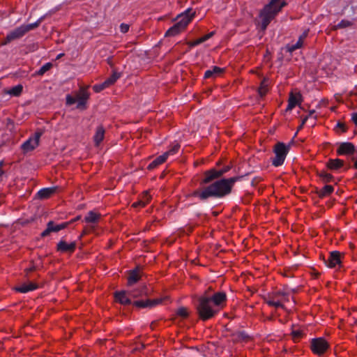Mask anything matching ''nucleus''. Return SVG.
Returning a JSON list of instances; mask_svg holds the SVG:
<instances>
[{"label": "nucleus", "instance_id": "nucleus-20", "mask_svg": "<svg viewBox=\"0 0 357 357\" xmlns=\"http://www.w3.org/2000/svg\"><path fill=\"white\" fill-rule=\"evenodd\" d=\"M101 218V214L93 211L88 212L86 215L84 217V222L89 224H97Z\"/></svg>", "mask_w": 357, "mask_h": 357}, {"label": "nucleus", "instance_id": "nucleus-32", "mask_svg": "<svg viewBox=\"0 0 357 357\" xmlns=\"http://www.w3.org/2000/svg\"><path fill=\"white\" fill-rule=\"evenodd\" d=\"M333 190L334 188L332 185H326L319 191H318L317 193L319 197L322 198L324 197L331 195L333 192Z\"/></svg>", "mask_w": 357, "mask_h": 357}, {"label": "nucleus", "instance_id": "nucleus-47", "mask_svg": "<svg viewBox=\"0 0 357 357\" xmlns=\"http://www.w3.org/2000/svg\"><path fill=\"white\" fill-rule=\"evenodd\" d=\"M156 167V159L153 160L148 166V169H151Z\"/></svg>", "mask_w": 357, "mask_h": 357}, {"label": "nucleus", "instance_id": "nucleus-30", "mask_svg": "<svg viewBox=\"0 0 357 357\" xmlns=\"http://www.w3.org/2000/svg\"><path fill=\"white\" fill-rule=\"evenodd\" d=\"M189 316V312L187 307H180L176 310L175 319L181 318L185 319Z\"/></svg>", "mask_w": 357, "mask_h": 357}, {"label": "nucleus", "instance_id": "nucleus-48", "mask_svg": "<svg viewBox=\"0 0 357 357\" xmlns=\"http://www.w3.org/2000/svg\"><path fill=\"white\" fill-rule=\"evenodd\" d=\"M36 269L34 266H31L25 269L26 274L28 275L29 273L34 271Z\"/></svg>", "mask_w": 357, "mask_h": 357}, {"label": "nucleus", "instance_id": "nucleus-57", "mask_svg": "<svg viewBox=\"0 0 357 357\" xmlns=\"http://www.w3.org/2000/svg\"><path fill=\"white\" fill-rule=\"evenodd\" d=\"M275 1L278 3L279 0H275Z\"/></svg>", "mask_w": 357, "mask_h": 357}, {"label": "nucleus", "instance_id": "nucleus-23", "mask_svg": "<svg viewBox=\"0 0 357 357\" xmlns=\"http://www.w3.org/2000/svg\"><path fill=\"white\" fill-rule=\"evenodd\" d=\"M141 273L139 269L130 271L128 277V285L132 286L136 284L141 279Z\"/></svg>", "mask_w": 357, "mask_h": 357}, {"label": "nucleus", "instance_id": "nucleus-29", "mask_svg": "<svg viewBox=\"0 0 357 357\" xmlns=\"http://www.w3.org/2000/svg\"><path fill=\"white\" fill-rule=\"evenodd\" d=\"M213 35H214V32L213 31L210 32L209 33L204 36L203 37H201L200 38H198L197 40H196L195 41L188 42V45L190 47H194L195 45H197L199 44H201V43L205 42L206 40H207L208 39L211 38Z\"/></svg>", "mask_w": 357, "mask_h": 357}, {"label": "nucleus", "instance_id": "nucleus-31", "mask_svg": "<svg viewBox=\"0 0 357 357\" xmlns=\"http://www.w3.org/2000/svg\"><path fill=\"white\" fill-rule=\"evenodd\" d=\"M223 72V69L217 66H214L212 70H208L205 73L204 77L210 78L220 75Z\"/></svg>", "mask_w": 357, "mask_h": 357}, {"label": "nucleus", "instance_id": "nucleus-56", "mask_svg": "<svg viewBox=\"0 0 357 357\" xmlns=\"http://www.w3.org/2000/svg\"><path fill=\"white\" fill-rule=\"evenodd\" d=\"M164 176V174H162V175L160 176L161 178H162Z\"/></svg>", "mask_w": 357, "mask_h": 357}, {"label": "nucleus", "instance_id": "nucleus-40", "mask_svg": "<svg viewBox=\"0 0 357 357\" xmlns=\"http://www.w3.org/2000/svg\"><path fill=\"white\" fill-rule=\"evenodd\" d=\"M291 335L294 340H297L300 339L303 335V331L301 330H293L291 332Z\"/></svg>", "mask_w": 357, "mask_h": 357}, {"label": "nucleus", "instance_id": "nucleus-35", "mask_svg": "<svg viewBox=\"0 0 357 357\" xmlns=\"http://www.w3.org/2000/svg\"><path fill=\"white\" fill-rule=\"evenodd\" d=\"M259 95L262 97L265 96L268 91V83L266 79H264L258 89Z\"/></svg>", "mask_w": 357, "mask_h": 357}, {"label": "nucleus", "instance_id": "nucleus-43", "mask_svg": "<svg viewBox=\"0 0 357 357\" xmlns=\"http://www.w3.org/2000/svg\"><path fill=\"white\" fill-rule=\"evenodd\" d=\"M169 296H165V297H163L162 298H158V301H157V303L158 305V304H167L169 303Z\"/></svg>", "mask_w": 357, "mask_h": 357}, {"label": "nucleus", "instance_id": "nucleus-46", "mask_svg": "<svg viewBox=\"0 0 357 357\" xmlns=\"http://www.w3.org/2000/svg\"><path fill=\"white\" fill-rule=\"evenodd\" d=\"M80 218H81V216L80 215H77L75 218L71 219L70 221L66 222V223H69V225H70L71 224L74 223L75 222L80 220Z\"/></svg>", "mask_w": 357, "mask_h": 357}, {"label": "nucleus", "instance_id": "nucleus-38", "mask_svg": "<svg viewBox=\"0 0 357 357\" xmlns=\"http://www.w3.org/2000/svg\"><path fill=\"white\" fill-rule=\"evenodd\" d=\"M145 289L142 288L139 290H132L130 292V296L132 297H138L145 294Z\"/></svg>", "mask_w": 357, "mask_h": 357}, {"label": "nucleus", "instance_id": "nucleus-54", "mask_svg": "<svg viewBox=\"0 0 357 357\" xmlns=\"http://www.w3.org/2000/svg\"><path fill=\"white\" fill-rule=\"evenodd\" d=\"M303 126H301V124L298 127V130L301 129Z\"/></svg>", "mask_w": 357, "mask_h": 357}, {"label": "nucleus", "instance_id": "nucleus-19", "mask_svg": "<svg viewBox=\"0 0 357 357\" xmlns=\"http://www.w3.org/2000/svg\"><path fill=\"white\" fill-rule=\"evenodd\" d=\"M38 288V284H36L35 282H30L28 283L22 284L18 287H16L15 288V290L17 292L24 294V293H27L29 291L36 290Z\"/></svg>", "mask_w": 357, "mask_h": 357}, {"label": "nucleus", "instance_id": "nucleus-3", "mask_svg": "<svg viewBox=\"0 0 357 357\" xmlns=\"http://www.w3.org/2000/svg\"><path fill=\"white\" fill-rule=\"evenodd\" d=\"M198 301L199 303L196 309L202 320H208L213 317L218 312V309L214 307L209 297L202 296L199 298Z\"/></svg>", "mask_w": 357, "mask_h": 357}, {"label": "nucleus", "instance_id": "nucleus-28", "mask_svg": "<svg viewBox=\"0 0 357 357\" xmlns=\"http://www.w3.org/2000/svg\"><path fill=\"white\" fill-rule=\"evenodd\" d=\"M156 301L155 300H149L146 299L145 301H137L133 303V305L140 307V308H145V307H154L155 305Z\"/></svg>", "mask_w": 357, "mask_h": 357}, {"label": "nucleus", "instance_id": "nucleus-26", "mask_svg": "<svg viewBox=\"0 0 357 357\" xmlns=\"http://www.w3.org/2000/svg\"><path fill=\"white\" fill-rule=\"evenodd\" d=\"M344 165V161L340 159H330L327 162V167L331 170H337L342 167Z\"/></svg>", "mask_w": 357, "mask_h": 357}, {"label": "nucleus", "instance_id": "nucleus-22", "mask_svg": "<svg viewBox=\"0 0 357 357\" xmlns=\"http://www.w3.org/2000/svg\"><path fill=\"white\" fill-rule=\"evenodd\" d=\"M105 133V130L102 126H99L97 127L96 132L93 135V141L96 146H98L104 139Z\"/></svg>", "mask_w": 357, "mask_h": 357}, {"label": "nucleus", "instance_id": "nucleus-53", "mask_svg": "<svg viewBox=\"0 0 357 357\" xmlns=\"http://www.w3.org/2000/svg\"><path fill=\"white\" fill-rule=\"evenodd\" d=\"M354 167L357 169V159L356 161L354 162Z\"/></svg>", "mask_w": 357, "mask_h": 357}, {"label": "nucleus", "instance_id": "nucleus-18", "mask_svg": "<svg viewBox=\"0 0 357 357\" xmlns=\"http://www.w3.org/2000/svg\"><path fill=\"white\" fill-rule=\"evenodd\" d=\"M178 149L179 145L176 144L167 151L165 152L162 155L158 157V165L165 162L170 155H174L178 152Z\"/></svg>", "mask_w": 357, "mask_h": 357}, {"label": "nucleus", "instance_id": "nucleus-25", "mask_svg": "<svg viewBox=\"0 0 357 357\" xmlns=\"http://www.w3.org/2000/svg\"><path fill=\"white\" fill-rule=\"evenodd\" d=\"M151 196L149 195V192H145L143 195L142 199L134 202L132 204V207L135 208H143L149 202Z\"/></svg>", "mask_w": 357, "mask_h": 357}, {"label": "nucleus", "instance_id": "nucleus-10", "mask_svg": "<svg viewBox=\"0 0 357 357\" xmlns=\"http://www.w3.org/2000/svg\"><path fill=\"white\" fill-rule=\"evenodd\" d=\"M41 132H36L33 137H29L21 146L22 151L25 153L34 150L38 145Z\"/></svg>", "mask_w": 357, "mask_h": 357}, {"label": "nucleus", "instance_id": "nucleus-39", "mask_svg": "<svg viewBox=\"0 0 357 357\" xmlns=\"http://www.w3.org/2000/svg\"><path fill=\"white\" fill-rule=\"evenodd\" d=\"M108 86L105 84V82L100 84H96L93 86V89L96 93H99L103 89L107 88Z\"/></svg>", "mask_w": 357, "mask_h": 357}, {"label": "nucleus", "instance_id": "nucleus-9", "mask_svg": "<svg viewBox=\"0 0 357 357\" xmlns=\"http://www.w3.org/2000/svg\"><path fill=\"white\" fill-rule=\"evenodd\" d=\"M231 169L230 166H226L222 169L216 170L215 169H211L208 171L204 172V178L202 181V184L209 183L212 181L220 178L224 174L227 172Z\"/></svg>", "mask_w": 357, "mask_h": 357}, {"label": "nucleus", "instance_id": "nucleus-49", "mask_svg": "<svg viewBox=\"0 0 357 357\" xmlns=\"http://www.w3.org/2000/svg\"><path fill=\"white\" fill-rule=\"evenodd\" d=\"M352 120L354 123L357 126V112L352 114Z\"/></svg>", "mask_w": 357, "mask_h": 357}, {"label": "nucleus", "instance_id": "nucleus-45", "mask_svg": "<svg viewBox=\"0 0 357 357\" xmlns=\"http://www.w3.org/2000/svg\"><path fill=\"white\" fill-rule=\"evenodd\" d=\"M285 294V297H279V299L280 300H283V305L284 304V303L286 302H289V295L284 293Z\"/></svg>", "mask_w": 357, "mask_h": 357}, {"label": "nucleus", "instance_id": "nucleus-34", "mask_svg": "<svg viewBox=\"0 0 357 357\" xmlns=\"http://www.w3.org/2000/svg\"><path fill=\"white\" fill-rule=\"evenodd\" d=\"M23 90V87L21 84H18L12 87L8 91V93L13 96H19Z\"/></svg>", "mask_w": 357, "mask_h": 357}, {"label": "nucleus", "instance_id": "nucleus-21", "mask_svg": "<svg viewBox=\"0 0 357 357\" xmlns=\"http://www.w3.org/2000/svg\"><path fill=\"white\" fill-rule=\"evenodd\" d=\"M340 252L338 251H333L331 252L330 257L328 259L327 264L330 268L335 267L337 264L341 263Z\"/></svg>", "mask_w": 357, "mask_h": 357}, {"label": "nucleus", "instance_id": "nucleus-16", "mask_svg": "<svg viewBox=\"0 0 357 357\" xmlns=\"http://www.w3.org/2000/svg\"><path fill=\"white\" fill-rule=\"evenodd\" d=\"M309 30H305L299 37L298 41L294 45H287L286 46V50L289 53H292L294 51L300 49L303 47L304 40L307 38L308 35Z\"/></svg>", "mask_w": 357, "mask_h": 357}, {"label": "nucleus", "instance_id": "nucleus-4", "mask_svg": "<svg viewBox=\"0 0 357 357\" xmlns=\"http://www.w3.org/2000/svg\"><path fill=\"white\" fill-rule=\"evenodd\" d=\"M282 3L280 6L275 0H271L269 4L266 5L260 12L259 17L261 19V29L265 30L271 21L275 17L277 13L284 6Z\"/></svg>", "mask_w": 357, "mask_h": 357}, {"label": "nucleus", "instance_id": "nucleus-14", "mask_svg": "<svg viewBox=\"0 0 357 357\" xmlns=\"http://www.w3.org/2000/svg\"><path fill=\"white\" fill-rule=\"evenodd\" d=\"M211 298V303L218 312L222 307V305L226 301V294L223 292L215 293Z\"/></svg>", "mask_w": 357, "mask_h": 357}, {"label": "nucleus", "instance_id": "nucleus-37", "mask_svg": "<svg viewBox=\"0 0 357 357\" xmlns=\"http://www.w3.org/2000/svg\"><path fill=\"white\" fill-rule=\"evenodd\" d=\"M52 65L51 63H47L45 65H43L37 72V75H43L45 74L47 70H49L52 68Z\"/></svg>", "mask_w": 357, "mask_h": 357}, {"label": "nucleus", "instance_id": "nucleus-50", "mask_svg": "<svg viewBox=\"0 0 357 357\" xmlns=\"http://www.w3.org/2000/svg\"><path fill=\"white\" fill-rule=\"evenodd\" d=\"M308 118V116H305L303 121H302V123H301V126H303V125L305 124V123L306 122L307 119Z\"/></svg>", "mask_w": 357, "mask_h": 357}, {"label": "nucleus", "instance_id": "nucleus-36", "mask_svg": "<svg viewBox=\"0 0 357 357\" xmlns=\"http://www.w3.org/2000/svg\"><path fill=\"white\" fill-rule=\"evenodd\" d=\"M318 175L325 183L330 182L333 179V176L331 174H328L324 171L319 172Z\"/></svg>", "mask_w": 357, "mask_h": 357}, {"label": "nucleus", "instance_id": "nucleus-24", "mask_svg": "<svg viewBox=\"0 0 357 357\" xmlns=\"http://www.w3.org/2000/svg\"><path fill=\"white\" fill-rule=\"evenodd\" d=\"M115 299L122 305H128L131 303L130 299L128 297L126 291H119L115 293Z\"/></svg>", "mask_w": 357, "mask_h": 357}, {"label": "nucleus", "instance_id": "nucleus-17", "mask_svg": "<svg viewBox=\"0 0 357 357\" xmlns=\"http://www.w3.org/2000/svg\"><path fill=\"white\" fill-rule=\"evenodd\" d=\"M355 151L354 146L350 142L342 143L337 150V153L339 155H350L352 154Z\"/></svg>", "mask_w": 357, "mask_h": 357}, {"label": "nucleus", "instance_id": "nucleus-33", "mask_svg": "<svg viewBox=\"0 0 357 357\" xmlns=\"http://www.w3.org/2000/svg\"><path fill=\"white\" fill-rule=\"evenodd\" d=\"M120 77L121 73L114 71L112 75L105 81V84L109 87L114 84Z\"/></svg>", "mask_w": 357, "mask_h": 357}, {"label": "nucleus", "instance_id": "nucleus-52", "mask_svg": "<svg viewBox=\"0 0 357 357\" xmlns=\"http://www.w3.org/2000/svg\"><path fill=\"white\" fill-rule=\"evenodd\" d=\"M3 174V171L0 168V177Z\"/></svg>", "mask_w": 357, "mask_h": 357}, {"label": "nucleus", "instance_id": "nucleus-8", "mask_svg": "<svg viewBox=\"0 0 357 357\" xmlns=\"http://www.w3.org/2000/svg\"><path fill=\"white\" fill-rule=\"evenodd\" d=\"M310 347L314 354L321 356L329 348V344L323 337H318L311 340Z\"/></svg>", "mask_w": 357, "mask_h": 357}, {"label": "nucleus", "instance_id": "nucleus-5", "mask_svg": "<svg viewBox=\"0 0 357 357\" xmlns=\"http://www.w3.org/2000/svg\"><path fill=\"white\" fill-rule=\"evenodd\" d=\"M90 93L88 91V87L82 86L79 91L75 94V96L67 95L66 97V105H72L77 102L76 107L81 110H84L87 108V101L89 99Z\"/></svg>", "mask_w": 357, "mask_h": 357}, {"label": "nucleus", "instance_id": "nucleus-12", "mask_svg": "<svg viewBox=\"0 0 357 357\" xmlns=\"http://www.w3.org/2000/svg\"><path fill=\"white\" fill-rule=\"evenodd\" d=\"M76 248V243H67L63 240H61L56 245V250L62 253H73Z\"/></svg>", "mask_w": 357, "mask_h": 357}, {"label": "nucleus", "instance_id": "nucleus-13", "mask_svg": "<svg viewBox=\"0 0 357 357\" xmlns=\"http://www.w3.org/2000/svg\"><path fill=\"white\" fill-rule=\"evenodd\" d=\"M285 297V294L282 292H276L273 294L268 300L266 301V303L268 305L274 306L275 307H282L284 308V305H283V300H280L279 297Z\"/></svg>", "mask_w": 357, "mask_h": 357}, {"label": "nucleus", "instance_id": "nucleus-7", "mask_svg": "<svg viewBox=\"0 0 357 357\" xmlns=\"http://www.w3.org/2000/svg\"><path fill=\"white\" fill-rule=\"evenodd\" d=\"M289 148L284 143H277L273 148L275 157L272 159V164L275 167L282 165L285 160Z\"/></svg>", "mask_w": 357, "mask_h": 357}, {"label": "nucleus", "instance_id": "nucleus-42", "mask_svg": "<svg viewBox=\"0 0 357 357\" xmlns=\"http://www.w3.org/2000/svg\"><path fill=\"white\" fill-rule=\"evenodd\" d=\"M130 26L127 24L122 23L120 25V31L121 33H126L129 31Z\"/></svg>", "mask_w": 357, "mask_h": 357}, {"label": "nucleus", "instance_id": "nucleus-41", "mask_svg": "<svg viewBox=\"0 0 357 357\" xmlns=\"http://www.w3.org/2000/svg\"><path fill=\"white\" fill-rule=\"evenodd\" d=\"M351 25V23L349 21L342 20L340 24L335 26V29L337 28H345Z\"/></svg>", "mask_w": 357, "mask_h": 357}, {"label": "nucleus", "instance_id": "nucleus-51", "mask_svg": "<svg viewBox=\"0 0 357 357\" xmlns=\"http://www.w3.org/2000/svg\"><path fill=\"white\" fill-rule=\"evenodd\" d=\"M314 112H315V111H314V110H311V111L310 112L309 116H311V115H312V114H313Z\"/></svg>", "mask_w": 357, "mask_h": 357}, {"label": "nucleus", "instance_id": "nucleus-44", "mask_svg": "<svg viewBox=\"0 0 357 357\" xmlns=\"http://www.w3.org/2000/svg\"><path fill=\"white\" fill-rule=\"evenodd\" d=\"M337 127L340 128L342 132H345L347 130L346 125L344 123L339 122Z\"/></svg>", "mask_w": 357, "mask_h": 357}, {"label": "nucleus", "instance_id": "nucleus-55", "mask_svg": "<svg viewBox=\"0 0 357 357\" xmlns=\"http://www.w3.org/2000/svg\"><path fill=\"white\" fill-rule=\"evenodd\" d=\"M62 55H63V54H59V55L58 56V58L61 57V56H62Z\"/></svg>", "mask_w": 357, "mask_h": 357}, {"label": "nucleus", "instance_id": "nucleus-1", "mask_svg": "<svg viewBox=\"0 0 357 357\" xmlns=\"http://www.w3.org/2000/svg\"><path fill=\"white\" fill-rule=\"evenodd\" d=\"M241 178L242 176H234L217 181L201 190H196L193 195L202 200L211 197H224L231 192L234 183Z\"/></svg>", "mask_w": 357, "mask_h": 357}, {"label": "nucleus", "instance_id": "nucleus-11", "mask_svg": "<svg viewBox=\"0 0 357 357\" xmlns=\"http://www.w3.org/2000/svg\"><path fill=\"white\" fill-rule=\"evenodd\" d=\"M69 223L63 222L61 224L56 225L53 221L50 220L47 224L46 229L41 233V237H45L50 234L52 232H58L62 229L67 228Z\"/></svg>", "mask_w": 357, "mask_h": 357}, {"label": "nucleus", "instance_id": "nucleus-15", "mask_svg": "<svg viewBox=\"0 0 357 357\" xmlns=\"http://www.w3.org/2000/svg\"><path fill=\"white\" fill-rule=\"evenodd\" d=\"M301 94L299 92L294 93L291 91L289 94L287 111L291 110L296 105L301 104Z\"/></svg>", "mask_w": 357, "mask_h": 357}, {"label": "nucleus", "instance_id": "nucleus-6", "mask_svg": "<svg viewBox=\"0 0 357 357\" xmlns=\"http://www.w3.org/2000/svg\"><path fill=\"white\" fill-rule=\"evenodd\" d=\"M40 23V20H38L34 23L29 24H22L19 27H17L10 33H8L5 38V41L2 43L3 45H6L12 40L18 39L24 36L27 32L37 28Z\"/></svg>", "mask_w": 357, "mask_h": 357}, {"label": "nucleus", "instance_id": "nucleus-27", "mask_svg": "<svg viewBox=\"0 0 357 357\" xmlns=\"http://www.w3.org/2000/svg\"><path fill=\"white\" fill-rule=\"evenodd\" d=\"M56 188H43L38 192L40 199H47L56 192Z\"/></svg>", "mask_w": 357, "mask_h": 357}, {"label": "nucleus", "instance_id": "nucleus-2", "mask_svg": "<svg viewBox=\"0 0 357 357\" xmlns=\"http://www.w3.org/2000/svg\"><path fill=\"white\" fill-rule=\"evenodd\" d=\"M195 15V12H192V9L189 8L183 13L179 15L177 17L178 21L170 29H169L165 36H174L181 31H184L187 25L192 20Z\"/></svg>", "mask_w": 357, "mask_h": 357}]
</instances>
